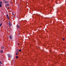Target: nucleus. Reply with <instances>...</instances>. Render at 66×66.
Wrapping results in <instances>:
<instances>
[{"label":"nucleus","instance_id":"18","mask_svg":"<svg viewBox=\"0 0 66 66\" xmlns=\"http://www.w3.org/2000/svg\"><path fill=\"white\" fill-rule=\"evenodd\" d=\"M7 18L8 19H10L9 18V17H7Z\"/></svg>","mask_w":66,"mask_h":66},{"label":"nucleus","instance_id":"23","mask_svg":"<svg viewBox=\"0 0 66 66\" xmlns=\"http://www.w3.org/2000/svg\"><path fill=\"white\" fill-rule=\"evenodd\" d=\"M3 0V1H5L6 0Z\"/></svg>","mask_w":66,"mask_h":66},{"label":"nucleus","instance_id":"21","mask_svg":"<svg viewBox=\"0 0 66 66\" xmlns=\"http://www.w3.org/2000/svg\"><path fill=\"white\" fill-rule=\"evenodd\" d=\"M12 15H14V14H13V13H12Z\"/></svg>","mask_w":66,"mask_h":66},{"label":"nucleus","instance_id":"27","mask_svg":"<svg viewBox=\"0 0 66 66\" xmlns=\"http://www.w3.org/2000/svg\"><path fill=\"white\" fill-rule=\"evenodd\" d=\"M2 56H3V55H2Z\"/></svg>","mask_w":66,"mask_h":66},{"label":"nucleus","instance_id":"4","mask_svg":"<svg viewBox=\"0 0 66 66\" xmlns=\"http://www.w3.org/2000/svg\"><path fill=\"white\" fill-rule=\"evenodd\" d=\"M9 23V26H12V24H11V23Z\"/></svg>","mask_w":66,"mask_h":66},{"label":"nucleus","instance_id":"16","mask_svg":"<svg viewBox=\"0 0 66 66\" xmlns=\"http://www.w3.org/2000/svg\"><path fill=\"white\" fill-rule=\"evenodd\" d=\"M2 6V5H1V4H0V7H1Z\"/></svg>","mask_w":66,"mask_h":66},{"label":"nucleus","instance_id":"19","mask_svg":"<svg viewBox=\"0 0 66 66\" xmlns=\"http://www.w3.org/2000/svg\"><path fill=\"white\" fill-rule=\"evenodd\" d=\"M16 51H18V49H17L16 50Z\"/></svg>","mask_w":66,"mask_h":66},{"label":"nucleus","instance_id":"2","mask_svg":"<svg viewBox=\"0 0 66 66\" xmlns=\"http://www.w3.org/2000/svg\"><path fill=\"white\" fill-rule=\"evenodd\" d=\"M9 2L8 1L7 2H5V1L4 2V3H9Z\"/></svg>","mask_w":66,"mask_h":66},{"label":"nucleus","instance_id":"11","mask_svg":"<svg viewBox=\"0 0 66 66\" xmlns=\"http://www.w3.org/2000/svg\"><path fill=\"white\" fill-rule=\"evenodd\" d=\"M16 59H18V56H16Z\"/></svg>","mask_w":66,"mask_h":66},{"label":"nucleus","instance_id":"5","mask_svg":"<svg viewBox=\"0 0 66 66\" xmlns=\"http://www.w3.org/2000/svg\"><path fill=\"white\" fill-rule=\"evenodd\" d=\"M3 52V51L2 50H1V53H2Z\"/></svg>","mask_w":66,"mask_h":66},{"label":"nucleus","instance_id":"3","mask_svg":"<svg viewBox=\"0 0 66 66\" xmlns=\"http://www.w3.org/2000/svg\"><path fill=\"white\" fill-rule=\"evenodd\" d=\"M6 5V6L8 7V6H9V5H10V4H7Z\"/></svg>","mask_w":66,"mask_h":66},{"label":"nucleus","instance_id":"17","mask_svg":"<svg viewBox=\"0 0 66 66\" xmlns=\"http://www.w3.org/2000/svg\"><path fill=\"white\" fill-rule=\"evenodd\" d=\"M0 64H2V62H1V61H0Z\"/></svg>","mask_w":66,"mask_h":66},{"label":"nucleus","instance_id":"20","mask_svg":"<svg viewBox=\"0 0 66 66\" xmlns=\"http://www.w3.org/2000/svg\"><path fill=\"white\" fill-rule=\"evenodd\" d=\"M18 53H16V55H18Z\"/></svg>","mask_w":66,"mask_h":66},{"label":"nucleus","instance_id":"15","mask_svg":"<svg viewBox=\"0 0 66 66\" xmlns=\"http://www.w3.org/2000/svg\"><path fill=\"white\" fill-rule=\"evenodd\" d=\"M62 39L63 40H65V38H63Z\"/></svg>","mask_w":66,"mask_h":66},{"label":"nucleus","instance_id":"26","mask_svg":"<svg viewBox=\"0 0 66 66\" xmlns=\"http://www.w3.org/2000/svg\"><path fill=\"white\" fill-rule=\"evenodd\" d=\"M36 60H37H37H36Z\"/></svg>","mask_w":66,"mask_h":66},{"label":"nucleus","instance_id":"12","mask_svg":"<svg viewBox=\"0 0 66 66\" xmlns=\"http://www.w3.org/2000/svg\"><path fill=\"white\" fill-rule=\"evenodd\" d=\"M16 53H18V51H16Z\"/></svg>","mask_w":66,"mask_h":66},{"label":"nucleus","instance_id":"6","mask_svg":"<svg viewBox=\"0 0 66 66\" xmlns=\"http://www.w3.org/2000/svg\"><path fill=\"white\" fill-rule=\"evenodd\" d=\"M17 27H18V29H19V26L18 25L17 26Z\"/></svg>","mask_w":66,"mask_h":66},{"label":"nucleus","instance_id":"10","mask_svg":"<svg viewBox=\"0 0 66 66\" xmlns=\"http://www.w3.org/2000/svg\"><path fill=\"white\" fill-rule=\"evenodd\" d=\"M1 48H2V49H3V48H4V47H3V46H2V47H1Z\"/></svg>","mask_w":66,"mask_h":66},{"label":"nucleus","instance_id":"13","mask_svg":"<svg viewBox=\"0 0 66 66\" xmlns=\"http://www.w3.org/2000/svg\"><path fill=\"white\" fill-rule=\"evenodd\" d=\"M21 50H19V51L20 52H21Z\"/></svg>","mask_w":66,"mask_h":66},{"label":"nucleus","instance_id":"8","mask_svg":"<svg viewBox=\"0 0 66 66\" xmlns=\"http://www.w3.org/2000/svg\"><path fill=\"white\" fill-rule=\"evenodd\" d=\"M11 36V35H10L9 36V37H10V39H11V38H12V37Z\"/></svg>","mask_w":66,"mask_h":66},{"label":"nucleus","instance_id":"1","mask_svg":"<svg viewBox=\"0 0 66 66\" xmlns=\"http://www.w3.org/2000/svg\"><path fill=\"white\" fill-rule=\"evenodd\" d=\"M7 55L10 58V57H12V56H11V55H10V54H8Z\"/></svg>","mask_w":66,"mask_h":66},{"label":"nucleus","instance_id":"24","mask_svg":"<svg viewBox=\"0 0 66 66\" xmlns=\"http://www.w3.org/2000/svg\"><path fill=\"white\" fill-rule=\"evenodd\" d=\"M13 17H15L14 16H13Z\"/></svg>","mask_w":66,"mask_h":66},{"label":"nucleus","instance_id":"9","mask_svg":"<svg viewBox=\"0 0 66 66\" xmlns=\"http://www.w3.org/2000/svg\"><path fill=\"white\" fill-rule=\"evenodd\" d=\"M2 25V23H1V24L0 25V27H1V26Z\"/></svg>","mask_w":66,"mask_h":66},{"label":"nucleus","instance_id":"22","mask_svg":"<svg viewBox=\"0 0 66 66\" xmlns=\"http://www.w3.org/2000/svg\"><path fill=\"white\" fill-rule=\"evenodd\" d=\"M18 45H19V44L18 43Z\"/></svg>","mask_w":66,"mask_h":66},{"label":"nucleus","instance_id":"7","mask_svg":"<svg viewBox=\"0 0 66 66\" xmlns=\"http://www.w3.org/2000/svg\"><path fill=\"white\" fill-rule=\"evenodd\" d=\"M0 4H2V2L1 1L0 2Z\"/></svg>","mask_w":66,"mask_h":66},{"label":"nucleus","instance_id":"14","mask_svg":"<svg viewBox=\"0 0 66 66\" xmlns=\"http://www.w3.org/2000/svg\"><path fill=\"white\" fill-rule=\"evenodd\" d=\"M6 16H7V17H9V15L7 14Z\"/></svg>","mask_w":66,"mask_h":66},{"label":"nucleus","instance_id":"25","mask_svg":"<svg viewBox=\"0 0 66 66\" xmlns=\"http://www.w3.org/2000/svg\"><path fill=\"white\" fill-rule=\"evenodd\" d=\"M0 66H1V64H0Z\"/></svg>","mask_w":66,"mask_h":66}]
</instances>
